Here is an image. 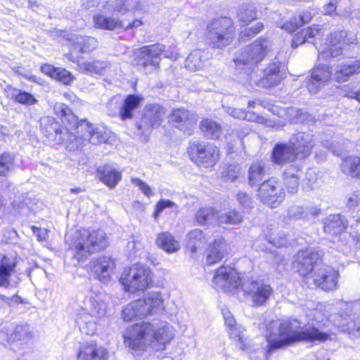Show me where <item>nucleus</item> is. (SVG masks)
<instances>
[{"instance_id":"obj_1","label":"nucleus","mask_w":360,"mask_h":360,"mask_svg":"<svg viewBox=\"0 0 360 360\" xmlns=\"http://www.w3.org/2000/svg\"><path fill=\"white\" fill-rule=\"evenodd\" d=\"M301 323L296 319L272 321L266 335L267 353L271 354L276 349L283 348L297 341L314 342L326 341L328 335L321 332L318 328L309 327L300 330Z\"/></svg>"},{"instance_id":"obj_2","label":"nucleus","mask_w":360,"mask_h":360,"mask_svg":"<svg viewBox=\"0 0 360 360\" xmlns=\"http://www.w3.org/2000/svg\"><path fill=\"white\" fill-rule=\"evenodd\" d=\"M213 283L217 288L224 292H233L240 287V289L255 306L265 304L273 294V289L269 284L253 278L243 281L238 272L230 266L219 268L213 278Z\"/></svg>"},{"instance_id":"obj_3","label":"nucleus","mask_w":360,"mask_h":360,"mask_svg":"<svg viewBox=\"0 0 360 360\" xmlns=\"http://www.w3.org/2000/svg\"><path fill=\"white\" fill-rule=\"evenodd\" d=\"M174 332L165 322H142L133 325L124 335V344L135 352L143 351L147 345L155 341L162 346L170 342Z\"/></svg>"},{"instance_id":"obj_4","label":"nucleus","mask_w":360,"mask_h":360,"mask_svg":"<svg viewBox=\"0 0 360 360\" xmlns=\"http://www.w3.org/2000/svg\"><path fill=\"white\" fill-rule=\"evenodd\" d=\"M108 300V296L102 293L85 298L84 307L77 313L76 319L82 333L93 335L96 332L97 321L106 315Z\"/></svg>"},{"instance_id":"obj_5","label":"nucleus","mask_w":360,"mask_h":360,"mask_svg":"<svg viewBox=\"0 0 360 360\" xmlns=\"http://www.w3.org/2000/svg\"><path fill=\"white\" fill-rule=\"evenodd\" d=\"M108 245L105 233L101 231L89 232L86 229L77 231L72 238L70 248L78 261L86 259L94 252L104 250Z\"/></svg>"},{"instance_id":"obj_6","label":"nucleus","mask_w":360,"mask_h":360,"mask_svg":"<svg viewBox=\"0 0 360 360\" xmlns=\"http://www.w3.org/2000/svg\"><path fill=\"white\" fill-rule=\"evenodd\" d=\"M163 302L160 292H148L143 299L128 304L122 310V317L124 321H130L135 319H143L149 315L157 314L163 310Z\"/></svg>"},{"instance_id":"obj_7","label":"nucleus","mask_w":360,"mask_h":360,"mask_svg":"<svg viewBox=\"0 0 360 360\" xmlns=\"http://www.w3.org/2000/svg\"><path fill=\"white\" fill-rule=\"evenodd\" d=\"M120 281L128 292L144 291L153 285V273L148 266L137 263L123 271Z\"/></svg>"},{"instance_id":"obj_8","label":"nucleus","mask_w":360,"mask_h":360,"mask_svg":"<svg viewBox=\"0 0 360 360\" xmlns=\"http://www.w3.org/2000/svg\"><path fill=\"white\" fill-rule=\"evenodd\" d=\"M235 33L231 18L220 17L212 20L207 26L206 41L213 48L223 49L233 40Z\"/></svg>"},{"instance_id":"obj_9","label":"nucleus","mask_w":360,"mask_h":360,"mask_svg":"<svg viewBox=\"0 0 360 360\" xmlns=\"http://www.w3.org/2000/svg\"><path fill=\"white\" fill-rule=\"evenodd\" d=\"M271 42L267 39L259 38L252 44L241 49L233 60L236 68L243 70L244 66L250 68L254 64L259 63L270 50Z\"/></svg>"},{"instance_id":"obj_10","label":"nucleus","mask_w":360,"mask_h":360,"mask_svg":"<svg viewBox=\"0 0 360 360\" xmlns=\"http://www.w3.org/2000/svg\"><path fill=\"white\" fill-rule=\"evenodd\" d=\"M73 129L77 139L92 144L105 143L110 136L109 131L105 128L95 127L86 120H77L75 124L71 122L68 126V131Z\"/></svg>"},{"instance_id":"obj_11","label":"nucleus","mask_w":360,"mask_h":360,"mask_svg":"<svg viewBox=\"0 0 360 360\" xmlns=\"http://www.w3.org/2000/svg\"><path fill=\"white\" fill-rule=\"evenodd\" d=\"M166 109L158 104H148L143 110V115L136 126L139 134H150L153 129L159 127L165 115Z\"/></svg>"},{"instance_id":"obj_12","label":"nucleus","mask_w":360,"mask_h":360,"mask_svg":"<svg viewBox=\"0 0 360 360\" xmlns=\"http://www.w3.org/2000/svg\"><path fill=\"white\" fill-rule=\"evenodd\" d=\"M190 150L191 160L200 167H213L219 160V149L212 144L204 145L194 142L191 145Z\"/></svg>"},{"instance_id":"obj_13","label":"nucleus","mask_w":360,"mask_h":360,"mask_svg":"<svg viewBox=\"0 0 360 360\" xmlns=\"http://www.w3.org/2000/svg\"><path fill=\"white\" fill-rule=\"evenodd\" d=\"M257 195L262 203L274 208L283 200L285 192L277 181L270 179L260 184Z\"/></svg>"},{"instance_id":"obj_14","label":"nucleus","mask_w":360,"mask_h":360,"mask_svg":"<svg viewBox=\"0 0 360 360\" xmlns=\"http://www.w3.org/2000/svg\"><path fill=\"white\" fill-rule=\"evenodd\" d=\"M165 52V45L155 44L135 49L134 56L137 65H141L144 68L150 65L154 68H158L160 61V56Z\"/></svg>"},{"instance_id":"obj_15","label":"nucleus","mask_w":360,"mask_h":360,"mask_svg":"<svg viewBox=\"0 0 360 360\" xmlns=\"http://www.w3.org/2000/svg\"><path fill=\"white\" fill-rule=\"evenodd\" d=\"M339 272L330 266H322L313 275L314 285L324 291L338 288Z\"/></svg>"},{"instance_id":"obj_16","label":"nucleus","mask_w":360,"mask_h":360,"mask_svg":"<svg viewBox=\"0 0 360 360\" xmlns=\"http://www.w3.org/2000/svg\"><path fill=\"white\" fill-rule=\"evenodd\" d=\"M347 33L345 30L335 31L333 32L328 39V49L320 52L319 57L326 59L329 57H338L342 53V46L352 43L349 39L347 38Z\"/></svg>"},{"instance_id":"obj_17","label":"nucleus","mask_w":360,"mask_h":360,"mask_svg":"<svg viewBox=\"0 0 360 360\" xmlns=\"http://www.w3.org/2000/svg\"><path fill=\"white\" fill-rule=\"evenodd\" d=\"M39 126L41 132L48 138L53 139L56 142L65 140L68 133V126L63 128L55 118L51 116H44L39 120Z\"/></svg>"},{"instance_id":"obj_18","label":"nucleus","mask_w":360,"mask_h":360,"mask_svg":"<svg viewBox=\"0 0 360 360\" xmlns=\"http://www.w3.org/2000/svg\"><path fill=\"white\" fill-rule=\"evenodd\" d=\"M332 77V71L328 65H319L316 66L311 72V78L307 82V89L311 94H317Z\"/></svg>"},{"instance_id":"obj_19","label":"nucleus","mask_w":360,"mask_h":360,"mask_svg":"<svg viewBox=\"0 0 360 360\" xmlns=\"http://www.w3.org/2000/svg\"><path fill=\"white\" fill-rule=\"evenodd\" d=\"M16 262L13 259L3 257L0 262V287L15 288L20 282L18 276L14 275Z\"/></svg>"},{"instance_id":"obj_20","label":"nucleus","mask_w":360,"mask_h":360,"mask_svg":"<svg viewBox=\"0 0 360 360\" xmlns=\"http://www.w3.org/2000/svg\"><path fill=\"white\" fill-rule=\"evenodd\" d=\"M321 254L311 250L298 252L295 262V266L299 274L305 276L311 272L314 266L321 259Z\"/></svg>"},{"instance_id":"obj_21","label":"nucleus","mask_w":360,"mask_h":360,"mask_svg":"<svg viewBox=\"0 0 360 360\" xmlns=\"http://www.w3.org/2000/svg\"><path fill=\"white\" fill-rule=\"evenodd\" d=\"M289 143L300 159L309 156L315 145L314 135L309 132H298L292 135Z\"/></svg>"},{"instance_id":"obj_22","label":"nucleus","mask_w":360,"mask_h":360,"mask_svg":"<svg viewBox=\"0 0 360 360\" xmlns=\"http://www.w3.org/2000/svg\"><path fill=\"white\" fill-rule=\"evenodd\" d=\"M115 266L114 261L106 256L94 259L90 263L91 270L94 272L98 279L103 283L110 281V275Z\"/></svg>"},{"instance_id":"obj_23","label":"nucleus","mask_w":360,"mask_h":360,"mask_svg":"<svg viewBox=\"0 0 360 360\" xmlns=\"http://www.w3.org/2000/svg\"><path fill=\"white\" fill-rule=\"evenodd\" d=\"M284 72L280 68V65L276 62L269 64L262 72V76L257 81L258 86L262 88H271L281 83L283 79Z\"/></svg>"},{"instance_id":"obj_24","label":"nucleus","mask_w":360,"mask_h":360,"mask_svg":"<svg viewBox=\"0 0 360 360\" xmlns=\"http://www.w3.org/2000/svg\"><path fill=\"white\" fill-rule=\"evenodd\" d=\"M228 253V245L223 238H219L211 243L206 251V264L212 265L219 262Z\"/></svg>"},{"instance_id":"obj_25","label":"nucleus","mask_w":360,"mask_h":360,"mask_svg":"<svg viewBox=\"0 0 360 360\" xmlns=\"http://www.w3.org/2000/svg\"><path fill=\"white\" fill-rule=\"evenodd\" d=\"M8 341L17 342L19 348L30 349V344L32 339V330L29 325L24 323L18 325L9 333H8Z\"/></svg>"},{"instance_id":"obj_26","label":"nucleus","mask_w":360,"mask_h":360,"mask_svg":"<svg viewBox=\"0 0 360 360\" xmlns=\"http://www.w3.org/2000/svg\"><path fill=\"white\" fill-rule=\"evenodd\" d=\"M272 158L274 162L278 165L290 162L299 158L290 143L289 144H276L273 150Z\"/></svg>"},{"instance_id":"obj_27","label":"nucleus","mask_w":360,"mask_h":360,"mask_svg":"<svg viewBox=\"0 0 360 360\" xmlns=\"http://www.w3.org/2000/svg\"><path fill=\"white\" fill-rule=\"evenodd\" d=\"M348 226V221L340 214H330L324 219L323 231L332 236L344 231Z\"/></svg>"},{"instance_id":"obj_28","label":"nucleus","mask_w":360,"mask_h":360,"mask_svg":"<svg viewBox=\"0 0 360 360\" xmlns=\"http://www.w3.org/2000/svg\"><path fill=\"white\" fill-rule=\"evenodd\" d=\"M359 72V60L350 63L342 62L337 65L334 76L336 81L341 83L347 81L351 76Z\"/></svg>"},{"instance_id":"obj_29","label":"nucleus","mask_w":360,"mask_h":360,"mask_svg":"<svg viewBox=\"0 0 360 360\" xmlns=\"http://www.w3.org/2000/svg\"><path fill=\"white\" fill-rule=\"evenodd\" d=\"M108 352L94 345L85 344L80 347L77 360H107Z\"/></svg>"},{"instance_id":"obj_30","label":"nucleus","mask_w":360,"mask_h":360,"mask_svg":"<svg viewBox=\"0 0 360 360\" xmlns=\"http://www.w3.org/2000/svg\"><path fill=\"white\" fill-rule=\"evenodd\" d=\"M193 114L183 108L174 109L169 116V120L172 124L180 129L187 128L194 122Z\"/></svg>"},{"instance_id":"obj_31","label":"nucleus","mask_w":360,"mask_h":360,"mask_svg":"<svg viewBox=\"0 0 360 360\" xmlns=\"http://www.w3.org/2000/svg\"><path fill=\"white\" fill-rule=\"evenodd\" d=\"M143 101V98L135 94H129L124 99L122 105L120 107L119 115L122 120L131 119L133 112L138 108Z\"/></svg>"},{"instance_id":"obj_32","label":"nucleus","mask_w":360,"mask_h":360,"mask_svg":"<svg viewBox=\"0 0 360 360\" xmlns=\"http://www.w3.org/2000/svg\"><path fill=\"white\" fill-rule=\"evenodd\" d=\"M94 22L98 28L115 30L124 27V22L116 18L108 16L105 12L98 13L94 16Z\"/></svg>"},{"instance_id":"obj_33","label":"nucleus","mask_w":360,"mask_h":360,"mask_svg":"<svg viewBox=\"0 0 360 360\" xmlns=\"http://www.w3.org/2000/svg\"><path fill=\"white\" fill-rule=\"evenodd\" d=\"M266 167L264 161L253 162L248 170V181L251 186H259L266 178Z\"/></svg>"},{"instance_id":"obj_34","label":"nucleus","mask_w":360,"mask_h":360,"mask_svg":"<svg viewBox=\"0 0 360 360\" xmlns=\"http://www.w3.org/2000/svg\"><path fill=\"white\" fill-rule=\"evenodd\" d=\"M7 92L11 99L15 102L25 106L33 105L38 103V100L30 93L22 89L7 86Z\"/></svg>"},{"instance_id":"obj_35","label":"nucleus","mask_w":360,"mask_h":360,"mask_svg":"<svg viewBox=\"0 0 360 360\" xmlns=\"http://www.w3.org/2000/svg\"><path fill=\"white\" fill-rule=\"evenodd\" d=\"M311 18L312 14L310 11H303L295 14L289 21L286 22L281 26V28L288 31L289 32H292L304 24L309 22Z\"/></svg>"},{"instance_id":"obj_36","label":"nucleus","mask_w":360,"mask_h":360,"mask_svg":"<svg viewBox=\"0 0 360 360\" xmlns=\"http://www.w3.org/2000/svg\"><path fill=\"white\" fill-rule=\"evenodd\" d=\"M109 63L105 60H94L92 62H82L78 63L79 70L85 74L103 75L108 68Z\"/></svg>"},{"instance_id":"obj_37","label":"nucleus","mask_w":360,"mask_h":360,"mask_svg":"<svg viewBox=\"0 0 360 360\" xmlns=\"http://www.w3.org/2000/svg\"><path fill=\"white\" fill-rule=\"evenodd\" d=\"M341 171L352 178L360 179V158L349 156L345 158L340 165Z\"/></svg>"},{"instance_id":"obj_38","label":"nucleus","mask_w":360,"mask_h":360,"mask_svg":"<svg viewBox=\"0 0 360 360\" xmlns=\"http://www.w3.org/2000/svg\"><path fill=\"white\" fill-rule=\"evenodd\" d=\"M206 243L205 236L202 231L195 229L186 235V248L191 253L196 252Z\"/></svg>"},{"instance_id":"obj_39","label":"nucleus","mask_w":360,"mask_h":360,"mask_svg":"<svg viewBox=\"0 0 360 360\" xmlns=\"http://www.w3.org/2000/svg\"><path fill=\"white\" fill-rule=\"evenodd\" d=\"M301 172L296 167H289L283 174L284 183L287 191L295 193L299 188Z\"/></svg>"},{"instance_id":"obj_40","label":"nucleus","mask_w":360,"mask_h":360,"mask_svg":"<svg viewBox=\"0 0 360 360\" xmlns=\"http://www.w3.org/2000/svg\"><path fill=\"white\" fill-rule=\"evenodd\" d=\"M98 172L100 180L110 188H114L122 178V173L110 166H104Z\"/></svg>"},{"instance_id":"obj_41","label":"nucleus","mask_w":360,"mask_h":360,"mask_svg":"<svg viewBox=\"0 0 360 360\" xmlns=\"http://www.w3.org/2000/svg\"><path fill=\"white\" fill-rule=\"evenodd\" d=\"M72 40L75 50L82 53L92 51L98 46L97 40L91 37L76 35Z\"/></svg>"},{"instance_id":"obj_42","label":"nucleus","mask_w":360,"mask_h":360,"mask_svg":"<svg viewBox=\"0 0 360 360\" xmlns=\"http://www.w3.org/2000/svg\"><path fill=\"white\" fill-rule=\"evenodd\" d=\"M156 243L158 246L169 253L175 252L180 248L179 243L167 232L160 233L156 239Z\"/></svg>"},{"instance_id":"obj_43","label":"nucleus","mask_w":360,"mask_h":360,"mask_svg":"<svg viewBox=\"0 0 360 360\" xmlns=\"http://www.w3.org/2000/svg\"><path fill=\"white\" fill-rule=\"evenodd\" d=\"M200 129L206 136L212 139H218L222 132L221 124L211 119L201 121Z\"/></svg>"},{"instance_id":"obj_44","label":"nucleus","mask_w":360,"mask_h":360,"mask_svg":"<svg viewBox=\"0 0 360 360\" xmlns=\"http://www.w3.org/2000/svg\"><path fill=\"white\" fill-rule=\"evenodd\" d=\"M217 213L212 207H202L197 211L195 221L198 225L217 223Z\"/></svg>"},{"instance_id":"obj_45","label":"nucleus","mask_w":360,"mask_h":360,"mask_svg":"<svg viewBox=\"0 0 360 360\" xmlns=\"http://www.w3.org/2000/svg\"><path fill=\"white\" fill-rule=\"evenodd\" d=\"M238 18L245 24L251 22L257 18V8L250 3L241 5L238 11Z\"/></svg>"},{"instance_id":"obj_46","label":"nucleus","mask_w":360,"mask_h":360,"mask_svg":"<svg viewBox=\"0 0 360 360\" xmlns=\"http://www.w3.org/2000/svg\"><path fill=\"white\" fill-rule=\"evenodd\" d=\"M55 114L61 118V120L68 126L72 122L74 124L76 123L77 117L72 112L71 110L67 105L63 103H56L53 105Z\"/></svg>"},{"instance_id":"obj_47","label":"nucleus","mask_w":360,"mask_h":360,"mask_svg":"<svg viewBox=\"0 0 360 360\" xmlns=\"http://www.w3.org/2000/svg\"><path fill=\"white\" fill-rule=\"evenodd\" d=\"M243 217L240 212L231 210L226 213L217 215V224L238 225L243 221Z\"/></svg>"},{"instance_id":"obj_48","label":"nucleus","mask_w":360,"mask_h":360,"mask_svg":"<svg viewBox=\"0 0 360 360\" xmlns=\"http://www.w3.org/2000/svg\"><path fill=\"white\" fill-rule=\"evenodd\" d=\"M202 51L196 50L188 55L186 60V66L190 70H197L202 68Z\"/></svg>"},{"instance_id":"obj_49","label":"nucleus","mask_w":360,"mask_h":360,"mask_svg":"<svg viewBox=\"0 0 360 360\" xmlns=\"http://www.w3.org/2000/svg\"><path fill=\"white\" fill-rule=\"evenodd\" d=\"M14 156L8 153L0 155V176H5L13 167Z\"/></svg>"},{"instance_id":"obj_50","label":"nucleus","mask_w":360,"mask_h":360,"mask_svg":"<svg viewBox=\"0 0 360 360\" xmlns=\"http://www.w3.org/2000/svg\"><path fill=\"white\" fill-rule=\"evenodd\" d=\"M139 0H119L116 2L115 9L122 14L130 9H136Z\"/></svg>"},{"instance_id":"obj_51","label":"nucleus","mask_w":360,"mask_h":360,"mask_svg":"<svg viewBox=\"0 0 360 360\" xmlns=\"http://www.w3.org/2000/svg\"><path fill=\"white\" fill-rule=\"evenodd\" d=\"M304 34L306 35L307 42L315 44L316 37H319L322 35L321 29L316 25L309 27L307 30H303Z\"/></svg>"},{"instance_id":"obj_52","label":"nucleus","mask_w":360,"mask_h":360,"mask_svg":"<svg viewBox=\"0 0 360 360\" xmlns=\"http://www.w3.org/2000/svg\"><path fill=\"white\" fill-rule=\"evenodd\" d=\"M56 75L53 79L60 81L64 84H70L74 79L72 74L64 68H57Z\"/></svg>"},{"instance_id":"obj_53","label":"nucleus","mask_w":360,"mask_h":360,"mask_svg":"<svg viewBox=\"0 0 360 360\" xmlns=\"http://www.w3.org/2000/svg\"><path fill=\"white\" fill-rule=\"evenodd\" d=\"M304 207L294 205L287 211V217L292 220L304 219Z\"/></svg>"},{"instance_id":"obj_54","label":"nucleus","mask_w":360,"mask_h":360,"mask_svg":"<svg viewBox=\"0 0 360 360\" xmlns=\"http://www.w3.org/2000/svg\"><path fill=\"white\" fill-rule=\"evenodd\" d=\"M226 112L231 116L237 119L250 120L252 118V115L250 112L240 108H228Z\"/></svg>"},{"instance_id":"obj_55","label":"nucleus","mask_w":360,"mask_h":360,"mask_svg":"<svg viewBox=\"0 0 360 360\" xmlns=\"http://www.w3.org/2000/svg\"><path fill=\"white\" fill-rule=\"evenodd\" d=\"M237 200L240 205L244 209L250 210L252 207V198L248 193L242 191L238 192Z\"/></svg>"},{"instance_id":"obj_56","label":"nucleus","mask_w":360,"mask_h":360,"mask_svg":"<svg viewBox=\"0 0 360 360\" xmlns=\"http://www.w3.org/2000/svg\"><path fill=\"white\" fill-rule=\"evenodd\" d=\"M346 199V205L348 208L354 209L360 206V192H353L349 194Z\"/></svg>"},{"instance_id":"obj_57","label":"nucleus","mask_w":360,"mask_h":360,"mask_svg":"<svg viewBox=\"0 0 360 360\" xmlns=\"http://www.w3.org/2000/svg\"><path fill=\"white\" fill-rule=\"evenodd\" d=\"M304 220H311L319 216L321 213V209L316 206L309 205L304 207Z\"/></svg>"},{"instance_id":"obj_58","label":"nucleus","mask_w":360,"mask_h":360,"mask_svg":"<svg viewBox=\"0 0 360 360\" xmlns=\"http://www.w3.org/2000/svg\"><path fill=\"white\" fill-rule=\"evenodd\" d=\"M176 206L175 203L169 200H160L155 207V211L153 213L154 218L157 219L160 214L167 207H172Z\"/></svg>"},{"instance_id":"obj_59","label":"nucleus","mask_w":360,"mask_h":360,"mask_svg":"<svg viewBox=\"0 0 360 360\" xmlns=\"http://www.w3.org/2000/svg\"><path fill=\"white\" fill-rule=\"evenodd\" d=\"M131 182L134 186L139 187L142 193L146 196L150 197L153 194L150 187L142 180L138 178H132Z\"/></svg>"},{"instance_id":"obj_60","label":"nucleus","mask_w":360,"mask_h":360,"mask_svg":"<svg viewBox=\"0 0 360 360\" xmlns=\"http://www.w3.org/2000/svg\"><path fill=\"white\" fill-rule=\"evenodd\" d=\"M240 174V169L238 166L230 165L227 167L226 172L224 176L225 181H235Z\"/></svg>"},{"instance_id":"obj_61","label":"nucleus","mask_w":360,"mask_h":360,"mask_svg":"<svg viewBox=\"0 0 360 360\" xmlns=\"http://www.w3.org/2000/svg\"><path fill=\"white\" fill-rule=\"evenodd\" d=\"M345 330L349 334H352L354 336H360V319L349 322L346 326Z\"/></svg>"},{"instance_id":"obj_62","label":"nucleus","mask_w":360,"mask_h":360,"mask_svg":"<svg viewBox=\"0 0 360 360\" xmlns=\"http://www.w3.org/2000/svg\"><path fill=\"white\" fill-rule=\"evenodd\" d=\"M323 146L330 150L333 154L339 155L342 150V147L339 143L335 144V141L330 142V141L325 140L322 142Z\"/></svg>"},{"instance_id":"obj_63","label":"nucleus","mask_w":360,"mask_h":360,"mask_svg":"<svg viewBox=\"0 0 360 360\" xmlns=\"http://www.w3.org/2000/svg\"><path fill=\"white\" fill-rule=\"evenodd\" d=\"M304 42H307L306 35L304 34L303 30H302L294 35L292 41V46L296 48Z\"/></svg>"},{"instance_id":"obj_64","label":"nucleus","mask_w":360,"mask_h":360,"mask_svg":"<svg viewBox=\"0 0 360 360\" xmlns=\"http://www.w3.org/2000/svg\"><path fill=\"white\" fill-rule=\"evenodd\" d=\"M255 36V35L252 32L251 29H250L249 27H247L240 32L239 37H238V40L241 42H245V41L251 39Z\"/></svg>"}]
</instances>
